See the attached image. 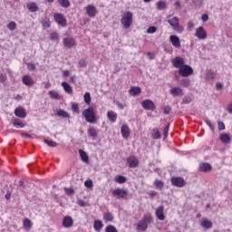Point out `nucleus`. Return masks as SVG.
I'll return each instance as SVG.
<instances>
[{"label":"nucleus","instance_id":"nucleus-49","mask_svg":"<svg viewBox=\"0 0 232 232\" xmlns=\"http://www.w3.org/2000/svg\"><path fill=\"white\" fill-rule=\"evenodd\" d=\"M78 66L79 68H86V66H88V64L86 63V60L81 59L78 63Z\"/></svg>","mask_w":232,"mask_h":232},{"label":"nucleus","instance_id":"nucleus-12","mask_svg":"<svg viewBox=\"0 0 232 232\" xmlns=\"http://www.w3.org/2000/svg\"><path fill=\"white\" fill-rule=\"evenodd\" d=\"M156 218L158 220H166V215H164V206H160L155 211Z\"/></svg>","mask_w":232,"mask_h":232},{"label":"nucleus","instance_id":"nucleus-9","mask_svg":"<svg viewBox=\"0 0 232 232\" xmlns=\"http://www.w3.org/2000/svg\"><path fill=\"white\" fill-rule=\"evenodd\" d=\"M194 35L198 39H200L201 41H204V39L208 38V32L204 30L203 26H199L196 29V32H195Z\"/></svg>","mask_w":232,"mask_h":232},{"label":"nucleus","instance_id":"nucleus-29","mask_svg":"<svg viewBox=\"0 0 232 232\" xmlns=\"http://www.w3.org/2000/svg\"><path fill=\"white\" fill-rule=\"evenodd\" d=\"M102 227H104V224H102V221H101L99 219L94 220L93 228L97 232H101V229H102Z\"/></svg>","mask_w":232,"mask_h":232},{"label":"nucleus","instance_id":"nucleus-38","mask_svg":"<svg viewBox=\"0 0 232 232\" xmlns=\"http://www.w3.org/2000/svg\"><path fill=\"white\" fill-rule=\"evenodd\" d=\"M63 8H70V0H57Z\"/></svg>","mask_w":232,"mask_h":232},{"label":"nucleus","instance_id":"nucleus-45","mask_svg":"<svg viewBox=\"0 0 232 232\" xmlns=\"http://www.w3.org/2000/svg\"><path fill=\"white\" fill-rule=\"evenodd\" d=\"M7 28L9 30H11V32H14V30H15V28H17V24H15V22L11 21L8 24H7Z\"/></svg>","mask_w":232,"mask_h":232},{"label":"nucleus","instance_id":"nucleus-56","mask_svg":"<svg viewBox=\"0 0 232 232\" xmlns=\"http://www.w3.org/2000/svg\"><path fill=\"white\" fill-rule=\"evenodd\" d=\"M157 32V27L155 26H150L147 29V34H155Z\"/></svg>","mask_w":232,"mask_h":232},{"label":"nucleus","instance_id":"nucleus-60","mask_svg":"<svg viewBox=\"0 0 232 232\" xmlns=\"http://www.w3.org/2000/svg\"><path fill=\"white\" fill-rule=\"evenodd\" d=\"M77 204H78V206H80V208H84L86 206V203L82 199H79L77 201Z\"/></svg>","mask_w":232,"mask_h":232},{"label":"nucleus","instance_id":"nucleus-41","mask_svg":"<svg viewBox=\"0 0 232 232\" xmlns=\"http://www.w3.org/2000/svg\"><path fill=\"white\" fill-rule=\"evenodd\" d=\"M154 186L157 188V189H162L164 188V182L160 179H156L154 181Z\"/></svg>","mask_w":232,"mask_h":232},{"label":"nucleus","instance_id":"nucleus-46","mask_svg":"<svg viewBox=\"0 0 232 232\" xmlns=\"http://www.w3.org/2000/svg\"><path fill=\"white\" fill-rule=\"evenodd\" d=\"M105 232H119L113 225H108L105 228Z\"/></svg>","mask_w":232,"mask_h":232},{"label":"nucleus","instance_id":"nucleus-61","mask_svg":"<svg viewBox=\"0 0 232 232\" xmlns=\"http://www.w3.org/2000/svg\"><path fill=\"white\" fill-rule=\"evenodd\" d=\"M169 111H171V107L170 106H166L164 108V113L165 115H169Z\"/></svg>","mask_w":232,"mask_h":232},{"label":"nucleus","instance_id":"nucleus-26","mask_svg":"<svg viewBox=\"0 0 232 232\" xmlns=\"http://www.w3.org/2000/svg\"><path fill=\"white\" fill-rule=\"evenodd\" d=\"M88 137H91L92 140H97V130L93 127H90L87 130Z\"/></svg>","mask_w":232,"mask_h":232},{"label":"nucleus","instance_id":"nucleus-57","mask_svg":"<svg viewBox=\"0 0 232 232\" xmlns=\"http://www.w3.org/2000/svg\"><path fill=\"white\" fill-rule=\"evenodd\" d=\"M6 79H8V76L5 73H0V82H6Z\"/></svg>","mask_w":232,"mask_h":232},{"label":"nucleus","instance_id":"nucleus-63","mask_svg":"<svg viewBox=\"0 0 232 232\" xmlns=\"http://www.w3.org/2000/svg\"><path fill=\"white\" fill-rule=\"evenodd\" d=\"M223 86L224 85H222V83H220V82H218V83H216V90H222V88H223Z\"/></svg>","mask_w":232,"mask_h":232},{"label":"nucleus","instance_id":"nucleus-25","mask_svg":"<svg viewBox=\"0 0 232 232\" xmlns=\"http://www.w3.org/2000/svg\"><path fill=\"white\" fill-rule=\"evenodd\" d=\"M117 112L113 111H108L107 112V118L109 119L110 122H117Z\"/></svg>","mask_w":232,"mask_h":232},{"label":"nucleus","instance_id":"nucleus-39","mask_svg":"<svg viewBox=\"0 0 232 232\" xmlns=\"http://www.w3.org/2000/svg\"><path fill=\"white\" fill-rule=\"evenodd\" d=\"M85 104H92V94L90 92H85L83 95Z\"/></svg>","mask_w":232,"mask_h":232},{"label":"nucleus","instance_id":"nucleus-11","mask_svg":"<svg viewBox=\"0 0 232 232\" xmlns=\"http://www.w3.org/2000/svg\"><path fill=\"white\" fill-rule=\"evenodd\" d=\"M127 164H129V168H139V159L135 156H130L126 159Z\"/></svg>","mask_w":232,"mask_h":232},{"label":"nucleus","instance_id":"nucleus-16","mask_svg":"<svg viewBox=\"0 0 232 232\" xmlns=\"http://www.w3.org/2000/svg\"><path fill=\"white\" fill-rule=\"evenodd\" d=\"M121 133L123 139H126V140L130 139V126H128V124H123L121 126Z\"/></svg>","mask_w":232,"mask_h":232},{"label":"nucleus","instance_id":"nucleus-27","mask_svg":"<svg viewBox=\"0 0 232 232\" xmlns=\"http://www.w3.org/2000/svg\"><path fill=\"white\" fill-rule=\"evenodd\" d=\"M62 86L65 93H69V95H72V93H73V89L71 87V85L68 82H63Z\"/></svg>","mask_w":232,"mask_h":232},{"label":"nucleus","instance_id":"nucleus-23","mask_svg":"<svg viewBox=\"0 0 232 232\" xmlns=\"http://www.w3.org/2000/svg\"><path fill=\"white\" fill-rule=\"evenodd\" d=\"M75 44V39L68 37L63 38V45L65 46V48H73Z\"/></svg>","mask_w":232,"mask_h":232},{"label":"nucleus","instance_id":"nucleus-35","mask_svg":"<svg viewBox=\"0 0 232 232\" xmlns=\"http://www.w3.org/2000/svg\"><path fill=\"white\" fill-rule=\"evenodd\" d=\"M49 97H51V99H53L54 101H59V99H61V96L59 95V92H57V91H49Z\"/></svg>","mask_w":232,"mask_h":232},{"label":"nucleus","instance_id":"nucleus-42","mask_svg":"<svg viewBox=\"0 0 232 232\" xmlns=\"http://www.w3.org/2000/svg\"><path fill=\"white\" fill-rule=\"evenodd\" d=\"M42 24L44 26V29L46 30V28H50L52 26V24L50 23V19L45 18L42 21Z\"/></svg>","mask_w":232,"mask_h":232},{"label":"nucleus","instance_id":"nucleus-48","mask_svg":"<svg viewBox=\"0 0 232 232\" xmlns=\"http://www.w3.org/2000/svg\"><path fill=\"white\" fill-rule=\"evenodd\" d=\"M169 133V123L163 130V137H164V139H168Z\"/></svg>","mask_w":232,"mask_h":232},{"label":"nucleus","instance_id":"nucleus-40","mask_svg":"<svg viewBox=\"0 0 232 232\" xmlns=\"http://www.w3.org/2000/svg\"><path fill=\"white\" fill-rule=\"evenodd\" d=\"M152 139L154 140H159L160 139V131L157 128L152 130V134H151Z\"/></svg>","mask_w":232,"mask_h":232},{"label":"nucleus","instance_id":"nucleus-28","mask_svg":"<svg viewBox=\"0 0 232 232\" xmlns=\"http://www.w3.org/2000/svg\"><path fill=\"white\" fill-rule=\"evenodd\" d=\"M142 90L139 86H133L130 89L129 93L135 97V95H139Z\"/></svg>","mask_w":232,"mask_h":232},{"label":"nucleus","instance_id":"nucleus-32","mask_svg":"<svg viewBox=\"0 0 232 232\" xmlns=\"http://www.w3.org/2000/svg\"><path fill=\"white\" fill-rule=\"evenodd\" d=\"M201 226L204 227V229H211V227H213V222L208 219H203L201 221Z\"/></svg>","mask_w":232,"mask_h":232},{"label":"nucleus","instance_id":"nucleus-51","mask_svg":"<svg viewBox=\"0 0 232 232\" xmlns=\"http://www.w3.org/2000/svg\"><path fill=\"white\" fill-rule=\"evenodd\" d=\"M218 129L219 131H224L226 130V124L223 121H218Z\"/></svg>","mask_w":232,"mask_h":232},{"label":"nucleus","instance_id":"nucleus-53","mask_svg":"<svg viewBox=\"0 0 232 232\" xmlns=\"http://www.w3.org/2000/svg\"><path fill=\"white\" fill-rule=\"evenodd\" d=\"M85 188H93V181L92 179H87L84 181Z\"/></svg>","mask_w":232,"mask_h":232},{"label":"nucleus","instance_id":"nucleus-33","mask_svg":"<svg viewBox=\"0 0 232 232\" xmlns=\"http://www.w3.org/2000/svg\"><path fill=\"white\" fill-rule=\"evenodd\" d=\"M114 218L112 213L107 212L103 214V220H105V222H113Z\"/></svg>","mask_w":232,"mask_h":232},{"label":"nucleus","instance_id":"nucleus-54","mask_svg":"<svg viewBox=\"0 0 232 232\" xmlns=\"http://www.w3.org/2000/svg\"><path fill=\"white\" fill-rule=\"evenodd\" d=\"M187 28H188V32H191V30H193V28H195V24L193 23V21L188 22Z\"/></svg>","mask_w":232,"mask_h":232},{"label":"nucleus","instance_id":"nucleus-22","mask_svg":"<svg viewBox=\"0 0 232 232\" xmlns=\"http://www.w3.org/2000/svg\"><path fill=\"white\" fill-rule=\"evenodd\" d=\"M213 169V167L209 163H201L199 164V171L203 173H209Z\"/></svg>","mask_w":232,"mask_h":232},{"label":"nucleus","instance_id":"nucleus-17","mask_svg":"<svg viewBox=\"0 0 232 232\" xmlns=\"http://www.w3.org/2000/svg\"><path fill=\"white\" fill-rule=\"evenodd\" d=\"M86 14L89 15V17H95V15H97V7L92 5H87Z\"/></svg>","mask_w":232,"mask_h":232},{"label":"nucleus","instance_id":"nucleus-59","mask_svg":"<svg viewBox=\"0 0 232 232\" xmlns=\"http://www.w3.org/2000/svg\"><path fill=\"white\" fill-rule=\"evenodd\" d=\"M206 124L210 128L211 131H215V125L210 121H206Z\"/></svg>","mask_w":232,"mask_h":232},{"label":"nucleus","instance_id":"nucleus-7","mask_svg":"<svg viewBox=\"0 0 232 232\" xmlns=\"http://www.w3.org/2000/svg\"><path fill=\"white\" fill-rule=\"evenodd\" d=\"M53 19L55 23H57V24H59V26H62L63 28L66 27L68 24L66 18L62 14L55 13L53 14Z\"/></svg>","mask_w":232,"mask_h":232},{"label":"nucleus","instance_id":"nucleus-34","mask_svg":"<svg viewBox=\"0 0 232 232\" xmlns=\"http://www.w3.org/2000/svg\"><path fill=\"white\" fill-rule=\"evenodd\" d=\"M27 8H28L29 12H37V10H39L37 4L34 2L28 4Z\"/></svg>","mask_w":232,"mask_h":232},{"label":"nucleus","instance_id":"nucleus-14","mask_svg":"<svg viewBox=\"0 0 232 232\" xmlns=\"http://www.w3.org/2000/svg\"><path fill=\"white\" fill-rule=\"evenodd\" d=\"M22 82L24 86H34L35 82L32 79V76L25 74L22 77Z\"/></svg>","mask_w":232,"mask_h":232},{"label":"nucleus","instance_id":"nucleus-58","mask_svg":"<svg viewBox=\"0 0 232 232\" xmlns=\"http://www.w3.org/2000/svg\"><path fill=\"white\" fill-rule=\"evenodd\" d=\"M27 68L30 72H35V63H27Z\"/></svg>","mask_w":232,"mask_h":232},{"label":"nucleus","instance_id":"nucleus-64","mask_svg":"<svg viewBox=\"0 0 232 232\" xmlns=\"http://www.w3.org/2000/svg\"><path fill=\"white\" fill-rule=\"evenodd\" d=\"M228 112L232 114V102L227 106Z\"/></svg>","mask_w":232,"mask_h":232},{"label":"nucleus","instance_id":"nucleus-36","mask_svg":"<svg viewBox=\"0 0 232 232\" xmlns=\"http://www.w3.org/2000/svg\"><path fill=\"white\" fill-rule=\"evenodd\" d=\"M79 154H80V157H81V159L83 162H88L89 158H88V154L86 153V151L80 149L79 150Z\"/></svg>","mask_w":232,"mask_h":232},{"label":"nucleus","instance_id":"nucleus-20","mask_svg":"<svg viewBox=\"0 0 232 232\" xmlns=\"http://www.w3.org/2000/svg\"><path fill=\"white\" fill-rule=\"evenodd\" d=\"M63 226L66 228L72 227L73 226V218L70 216H65L63 219Z\"/></svg>","mask_w":232,"mask_h":232},{"label":"nucleus","instance_id":"nucleus-44","mask_svg":"<svg viewBox=\"0 0 232 232\" xmlns=\"http://www.w3.org/2000/svg\"><path fill=\"white\" fill-rule=\"evenodd\" d=\"M166 2H164V1H159L158 3H157V8H158V10H165V8H166Z\"/></svg>","mask_w":232,"mask_h":232},{"label":"nucleus","instance_id":"nucleus-19","mask_svg":"<svg viewBox=\"0 0 232 232\" xmlns=\"http://www.w3.org/2000/svg\"><path fill=\"white\" fill-rule=\"evenodd\" d=\"M169 93L173 97H179L184 95V91L180 87H173L170 89Z\"/></svg>","mask_w":232,"mask_h":232},{"label":"nucleus","instance_id":"nucleus-18","mask_svg":"<svg viewBox=\"0 0 232 232\" xmlns=\"http://www.w3.org/2000/svg\"><path fill=\"white\" fill-rule=\"evenodd\" d=\"M169 41L174 48H180V38L179 36L172 34L169 36Z\"/></svg>","mask_w":232,"mask_h":232},{"label":"nucleus","instance_id":"nucleus-43","mask_svg":"<svg viewBox=\"0 0 232 232\" xmlns=\"http://www.w3.org/2000/svg\"><path fill=\"white\" fill-rule=\"evenodd\" d=\"M44 142L45 144H48L50 146V148H57V146H58L57 142H55L53 140H49L48 139H45L44 140Z\"/></svg>","mask_w":232,"mask_h":232},{"label":"nucleus","instance_id":"nucleus-24","mask_svg":"<svg viewBox=\"0 0 232 232\" xmlns=\"http://www.w3.org/2000/svg\"><path fill=\"white\" fill-rule=\"evenodd\" d=\"M219 140L223 144H230L231 143V135L228 133H222L219 136Z\"/></svg>","mask_w":232,"mask_h":232},{"label":"nucleus","instance_id":"nucleus-10","mask_svg":"<svg viewBox=\"0 0 232 232\" xmlns=\"http://www.w3.org/2000/svg\"><path fill=\"white\" fill-rule=\"evenodd\" d=\"M141 106L144 110L154 111L157 109L155 103L151 100H145L141 102Z\"/></svg>","mask_w":232,"mask_h":232},{"label":"nucleus","instance_id":"nucleus-15","mask_svg":"<svg viewBox=\"0 0 232 232\" xmlns=\"http://www.w3.org/2000/svg\"><path fill=\"white\" fill-rule=\"evenodd\" d=\"M171 63L172 66H174V68H179V70L184 66V59L179 56L172 59Z\"/></svg>","mask_w":232,"mask_h":232},{"label":"nucleus","instance_id":"nucleus-21","mask_svg":"<svg viewBox=\"0 0 232 232\" xmlns=\"http://www.w3.org/2000/svg\"><path fill=\"white\" fill-rule=\"evenodd\" d=\"M11 124L14 126V128L21 129L24 128V122L21 121L19 118H13L11 121Z\"/></svg>","mask_w":232,"mask_h":232},{"label":"nucleus","instance_id":"nucleus-2","mask_svg":"<svg viewBox=\"0 0 232 232\" xmlns=\"http://www.w3.org/2000/svg\"><path fill=\"white\" fill-rule=\"evenodd\" d=\"M171 15H169L167 17L168 19V23L169 24H170L172 30H174V32H177L178 34H182V32H184V26L180 25V22L178 16H174L172 18H170Z\"/></svg>","mask_w":232,"mask_h":232},{"label":"nucleus","instance_id":"nucleus-5","mask_svg":"<svg viewBox=\"0 0 232 232\" xmlns=\"http://www.w3.org/2000/svg\"><path fill=\"white\" fill-rule=\"evenodd\" d=\"M112 197H115L119 200H127L128 199V189L117 188H114L111 192Z\"/></svg>","mask_w":232,"mask_h":232},{"label":"nucleus","instance_id":"nucleus-4","mask_svg":"<svg viewBox=\"0 0 232 232\" xmlns=\"http://www.w3.org/2000/svg\"><path fill=\"white\" fill-rule=\"evenodd\" d=\"M121 23L123 28L128 30L133 24V13L130 11L125 12L121 19Z\"/></svg>","mask_w":232,"mask_h":232},{"label":"nucleus","instance_id":"nucleus-6","mask_svg":"<svg viewBox=\"0 0 232 232\" xmlns=\"http://www.w3.org/2000/svg\"><path fill=\"white\" fill-rule=\"evenodd\" d=\"M179 73L181 77H189V75H193V68L188 64H184L179 69Z\"/></svg>","mask_w":232,"mask_h":232},{"label":"nucleus","instance_id":"nucleus-37","mask_svg":"<svg viewBox=\"0 0 232 232\" xmlns=\"http://www.w3.org/2000/svg\"><path fill=\"white\" fill-rule=\"evenodd\" d=\"M23 225L24 229H27V230L32 229V221L30 219L28 218L24 219Z\"/></svg>","mask_w":232,"mask_h":232},{"label":"nucleus","instance_id":"nucleus-30","mask_svg":"<svg viewBox=\"0 0 232 232\" xmlns=\"http://www.w3.org/2000/svg\"><path fill=\"white\" fill-rule=\"evenodd\" d=\"M56 115L57 117H63V119H70V113L63 109L58 110Z\"/></svg>","mask_w":232,"mask_h":232},{"label":"nucleus","instance_id":"nucleus-3","mask_svg":"<svg viewBox=\"0 0 232 232\" xmlns=\"http://www.w3.org/2000/svg\"><path fill=\"white\" fill-rule=\"evenodd\" d=\"M82 115L86 122H89L90 124H95V122L98 121L97 116L95 115V111H93V107L85 109L82 112Z\"/></svg>","mask_w":232,"mask_h":232},{"label":"nucleus","instance_id":"nucleus-62","mask_svg":"<svg viewBox=\"0 0 232 232\" xmlns=\"http://www.w3.org/2000/svg\"><path fill=\"white\" fill-rule=\"evenodd\" d=\"M208 19H209V16L207 14H202L201 20L203 21V23L208 22Z\"/></svg>","mask_w":232,"mask_h":232},{"label":"nucleus","instance_id":"nucleus-47","mask_svg":"<svg viewBox=\"0 0 232 232\" xmlns=\"http://www.w3.org/2000/svg\"><path fill=\"white\" fill-rule=\"evenodd\" d=\"M49 39L51 41H58L59 40V33H52V34H50Z\"/></svg>","mask_w":232,"mask_h":232},{"label":"nucleus","instance_id":"nucleus-55","mask_svg":"<svg viewBox=\"0 0 232 232\" xmlns=\"http://www.w3.org/2000/svg\"><path fill=\"white\" fill-rule=\"evenodd\" d=\"M72 111H74V113H79V104L72 103Z\"/></svg>","mask_w":232,"mask_h":232},{"label":"nucleus","instance_id":"nucleus-8","mask_svg":"<svg viewBox=\"0 0 232 232\" xmlns=\"http://www.w3.org/2000/svg\"><path fill=\"white\" fill-rule=\"evenodd\" d=\"M170 182L175 188H184L186 186V180L182 177H172Z\"/></svg>","mask_w":232,"mask_h":232},{"label":"nucleus","instance_id":"nucleus-50","mask_svg":"<svg viewBox=\"0 0 232 232\" xmlns=\"http://www.w3.org/2000/svg\"><path fill=\"white\" fill-rule=\"evenodd\" d=\"M191 101H193V99L190 96H186L182 100L181 104H189V102H191Z\"/></svg>","mask_w":232,"mask_h":232},{"label":"nucleus","instance_id":"nucleus-1","mask_svg":"<svg viewBox=\"0 0 232 232\" xmlns=\"http://www.w3.org/2000/svg\"><path fill=\"white\" fill-rule=\"evenodd\" d=\"M153 222V217L151 214H145L141 220L137 223L136 229L137 231H146L148 229V224H151Z\"/></svg>","mask_w":232,"mask_h":232},{"label":"nucleus","instance_id":"nucleus-52","mask_svg":"<svg viewBox=\"0 0 232 232\" xmlns=\"http://www.w3.org/2000/svg\"><path fill=\"white\" fill-rule=\"evenodd\" d=\"M181 84L184 88H188L190 86L191 82L188 79L182 80Z\"/></svg>","mask_w":232,"mask_h":232},{"label":"nucleus","instance_id":"nucleus-31","mask_svg":"<svg viewBox=\"0 0 232 232\" xmlns=\"http://www.w3.org/2000/svg\"><path fill=\"white\" fill-rule=\"evenodd\" d=\"M127 180L128 179H126V177L122 175H118L114 178V181L116 182V184H126Z\"/></svg>","mask_w":232,"mask_h":232},{"label":"nucleus","instance_id":"nucleus-13","mask_svg":"<svg viewBox=\"0 0 232 232\" xmlns=\"http://www.w3.org/2000/svg\"><path fill=\"white\" fill-rule=\"evenodd\" d=\"M14 113L15 117H18V119H24L26 118V110L23 107H17L14 109Z\"/></svg>","mask_w":232,"mask_h":232}]
</instances>
